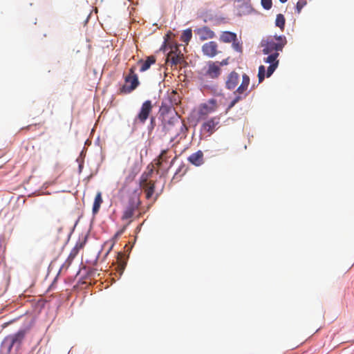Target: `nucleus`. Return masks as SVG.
Returning <instances> with one entry per match:
<instances>
[{
    "mask_svg": "<svg viewBox=\"0 0 354 354\" xmlns=\"http://www.w3.org/2000/svg\"><path fill=\"white\" fill-rule=\"evenodd\" d=\"M286 43V38L283 35L268 37L261 41V46L263 48V53L268 55L274 52L282 51Z\"/></svg>",
    "mask_w": 354,
    "mask_h": 354,
    "instance_id": "f257e3e1",
    "label": "nucleus"
},
{
    "mask_svg": "<svg viewBox=\"0 0 354 354\" xmlns=\"http://www.w3.org/2000/svg\"><path fill=\"white\" fill-rule=\"evenodd\" d=\"M159 112L160 115L163 117V120H166V118H172L174 124L183 128V129H185V124L180 119L175 109V106L170 100L164 99L162 100Z\"/></svg>",
    "mask_w": 354,
    "mask_h": 354,
    "instance_id": "f03ea898",
    "label": "nucleus"
},
{
    "mask_svg": "<svg viewBox=\"0 0 354 354\" xmlns=\"http://www.w3.org/2000/svg\"><path fill=\"white\" fill-rule=\"evenodd\" d=\"M136 67L135 66L129 68V74L124 77L125 84L120 88V93H130L138 87L140 82L138 75L136 74Z\"/></svg>",
    "mask_w": 354,
    "mask_h": 354,
    "instance_id": "7ed1b4c3",
    "label": "nucleus"
},
{
    "mask_svg": "<svg viewBox=\"0 0 354 354\" xmlns=\"http://www.w3.org/2000/svg\"><path fill=\"white\" fill-rule=\"evenodd\" d=\"M250 84V77L248 75L243 74L242 76V82L240 86L236 88V90L234 92L235 95L234 98L230 103L226 112L230 110L236 104H237L239 101L245 98L248 95V88Z\"/></svg>",
    "mask_w": 354,
    "mask_h": 354,
    "instance_id": "20e7f679",
    "label": "nucleus"
},
{
    "mask_svg": "<svg viewBox=\"0 0 354 354\" xmlns=\"http://www.w3.org/2000/svg\"><path fill=\"white\" fill-rule=\"evenodd\" d=\"M163 129L166 133H171L174 136V138H171V141L178 137H180V139L185 138L188 131L186 126L185 129H183V128L174 124L172 118H166V120H164Z\"/></svg>",
    "mask_w": 354,
    "mask_h": 354,
    "instance_id": "39448f33",
    "label": "nucleus"
},
{
    "mask_svg": "<svg viewBox=\"0 0 354 354\" xmlns=\"http://www.w3.org/2000/svg\"><path fill=\"white\" fill-rule=\"evenodd\" d=\"M140 205L139 196L134 193L129 199L128 204L123 212L121 219L122 221L129 220L134 216L135 212L138 209Z\"/></svg>",
    "mask_w": 354,
    "mask_h": 354,
    "instance_id": "423d86ee",
    "label": "nucleus"
},
{
    "mask_svg": "<svg viewBox=\"0 0 354 354\" xmlns=\"http://www.w3.org/2000/svg\"><path fill=\"white\" fill-rule=\"evenodd\" d=\"M221 118L214 116L204 122L201 125V132L207 136H212L219 127Z\"/></svg>",
    "mask_w": 354,
    "mask_h": 354,
    "instance_id": "0eeeda50",
    "label": "nucleus"
},
{
    "mask_svg": "<svg viewBox=\"0 0 354 354\" xmlns=\"http://www.w3.org/2000/svg\"><path fill=\"white\" fill-rule=\"evenodd\" d=\"M217 108V102L214 99H211L207 102L201 104L198 111L199 118L201 120L205 119L209 114L214 112Z\"/></svg>",
    "mask_w": 354,
    "mask_h": 354,
    "instance_id": "6e6552de",
    "label": "nucleus"
},
{
    "mask_svg": "<svg viewBox=\"0 0 354 354\" xmlns=\"http://www.w3.org/2000/svg\"><path fill=\"white\" fill-rule=\"evenodd\" d=\"M152 104L150 100L145 101L141 106L140 111L134 120V122L144 124L152 111Z\"/></svg>",
    "mask_w": 354,
    "mask_h": 354,
    "instance_id": "1a4fd4ad",
    "label": "nucleus"
},
{
    "mask_svg": "<svg viewBox=\"0 0 354 354\" xmlns=\"http://www.w3.org/2000/svg\"><path fill=\"white\" fill-rule=\"evenodd\" d=\"M141 170V165L138 162H135L132 163L124 171L125 173V180H124V185H127L128 184L133 182L136 178V176L138 175V174Z\"/></svg>",
    "mask_w": 354,
    "mask_h": 354,
    "instance_id": "9d476101",
    "label": "nucleus"
},
{
    "mask_svg": "<svg viewBox=\"0 0 354 354\" xmlns=\"http://www.w3.org/2000/svg\"><path fill=\"white\" fill-rule=\"evenodd\" d=\"M268 55H269L264 59V62L266 63L270 64V66H268L266 71L267 77H270L277 68L279 65V60L277 59V57H279V53L277 52H274Z\"/></svg>",
    "mask_w": 354,
    "mask_h": 354,
    "instance_id": "9b49d317",
    "label": "nucleus"
},
{
    "mask_svg": "<svg viewBox=\"0 0 354 354\" xmlns=\"http://www.w3.org/2000/svg\"><path fill=\"white\" fill-rule=\"evenodd\" d=\"M201 41L211 39L215 37L214 32L207 26L198 28L194 30Z\"/></svg>",
    "mask_w": 354,
    "mask_h": 354,
    "instance_id": "f8f14e48",
    "label": "nucleus"
},
{
    "mask_svg": "<svg viewBox=\"0 0 354 354\" xmlns=\"http://www.w3.org/2000/svg\"><path fill=\"white\" fill-rule=\"evenodd\" d=\"M203 54L209 57H214L218 54V44L215 41H209L202 46Z\"/></svg>",
    "mask_w": 354,
    "mask_h": 354,
    "instance_id": "ddd939ff",
    "label": "nucleus"
},
{
    "mask_svg": "<svg viewBox=\"0 0 354 354\" xmlns=\"http://www.w3.org/2000/svg\"><path fill=\"white\" fill-rule=\"evenodd\" d=\"M221 74V68L217 64V62H209L208 64V68L205 72V75L209 78H217Z\"/></svg>",
    "mask_w": 354,
    "mask_h": 354,
    "instance_id": "4468645a",
    "label": "nucleus"
},
{
    "mask_svg": "<svg viewBox=\"0 0 354 354\" xmlns=\"http://www.w3.org/2000/svg\"><path fill=\"white\" fill-rule=\"evenodd\" d=\"M239 82V75L237 73L232 71L227 77L225 82L226 88L229 90H234L237 86Z\"/></svg>",
    "mask_w": 354,
    "mask_h": 354,
    "instance_id": "2eb2a0df",
    "label": "nucleus"
},
{
    "mask_svg": "<svg viewBox=\"0 0 354 354\" xmlns=\"http://www.w3.org/2000/svg\"><path fill=\"white\" fill-rule=\"evenodd\" d=\"M183 62H184V57L183 55L180 53L176 54L174 51H171L167 55V62L171 64V67L176 66Z\"/></svg>",
    "mask_w": 354,
    "mask_h": 354,
    "instance_id": "dca6fc26",
    "label": "nucleus"
},
{
    "mask_svg": "<svg viewBox=\"0 0 354 354\" xmlns=\"http://www.w3.org/2000/svg\"><path fill=\"white\" fill-rule=\"evenodd\" d=\"M26 335V330L21 329L17 331L15 334L9 335L12 344L14 346H16L17 348L19 347Z\"/></svg>",
    "mask_w": 354,
    "mask_h": 354,
    "instance_id": "f3484780",
    "label": "nucleus"
},
{
    "mask_svg": "<svg viewBox=\"0 0 354 354\" xmlns=\"http://www.w3.org/2000/svg\"><path fill=\"white\" fill-rule=\"evenodd\" d=\"M188 161L195 166H201L204 163L203 153L199 150L196 153L191 154L188 157Z\"/></svg>",
    "mask_w": 354,
    "mask_h": 354,
    "instance_id": "a211bd4d",
    "label": "nucleus"
},
{
    "mask_svg": "<svg viewBox=\"0 0 354 354\" xmlns=\"http://www.w3.org/2000/svg\"><path fill=\"white\" fill-rule=\"evenodd\" d=\"M156 62V57L154 55H150L148 56L145 60L140 59L137 64L140 66V71L145 72L147 71L152 64H155Z\"/></svg>",
    "mask_w": 354,
    "mask_h": 354,
    "instance_id": "6ab92c4d",
    "label": "nucleus"
},
{
    "mask_svg": "<svg viewBox=\"0 0 354 354\" xmlns=\"http://www.w3.org/2000/svg\"><path fill=\"white\" fill-rule=\"evenodd\" d=\"M14 346L12 342L9 335L6 336L2 341L1 344V352L3 354H10L12 347Z\"/></svg>",
    "mask_w": 354,
    "mask_h": 354,
    "instance_id": "aec40b11",
    "label": "nucleus"
},
{
    "mask_svg": "<svg viewBox=\"0 0 354 354\" xmlns=\"http://www.w3.org/2000/svg\"><path fill=\"white\" fill-rule=\"evenodd\" d=\"M237 40L236 34L230 31H223L220 35V41L223 43H230Z\"/></svg>",
    "mask_w": 354,
    "mask_h": 354,
    "instance_id": "412c9836",
    "label": "nucleus"
},
{
    "mask_svg": "<svg viewBox=\"0 0 354 354\" xmlns=\"http://www.w3.org/2000/svg\"><path fill=\"white\" fill-rule=\"evenodd\" d=\"M140 187L145 189L146 192V198L149 199L154 193L155 190V183L149 180V183H145L143 185H140Z\"/></svg>",
    "mask_w": 354,
    "mask_h": 354,
    "instance_id": "4be33fe9",
    "label": "nucleus"
},
{
    "mask_svg": "<svg viewBox=\"0 0 354 354\" xmlns=\"http://www.w3.org/2000/svg\"><path fill=\"white\" fill-rule=\"evenodd\" d=\"M153 172V166L152 165H148L147 167V171H145L140 176V185H143L145 183H149V179L151 177Z\"/></svg>",
    "mask_w": 354,
    "mask_h": 354,
    "instance_id": "5701e85b",
    "label": "nucleus"
},
{
    "mask_svg": "<svg viewBox=\"0 0 354 354\" xmlns=\"http://www.w3.org/2000/svg\"><path fill=\"white\" fill-rule=\"evenodd\" d=\"M169 149H164L161 151L160 154L158 156L156 159V165L160 167L164 162H167L168 159L171 157V156L168 155Z\"/></svg>",
    "mask_w": 354,
    "mask_h": 354,
    "instance_id": "b1692460",
    "label": "nucleus"
},
{
    "mask_svg": "<svg viewBox=\"0 0 354 354\" xmlns=\"http://www.w3.org/2000/svg\"><path fill=\"white\" fill-rule=\"evenodd\" d=\"M103 202L102 198V193L98 192L95 197L94 203L93 205V214H97L99 212L100 206Z\"/></svg>",
    "mask_w": 354,
    "mask_h": 354,
    "instance_id": "393cba45",
    "label": "nucleus"
},
{
    "mask_svg": "<svg viewBox=\"0 0 354 354\" xmlns=\"http://www.w3.org/2000/svg\"><path fill=\"white\" fill-rule=\"evenodd\" d=\"M286 19L282 14H278L275 20V25L279 27L281 30H283L285 27Z\"/></svg>",
    "mask_w": 354,
    "mask_h": 354,
    "instance_id": "a878e982",
    "label": "nucleus"
},
{
    "mask_svg": "<svg viewBox=\"0 0 354 354\" xmlns=\"http://www.w3.org/2000/svg\"><path fill=\"white\" fill-rule=\"evenodd\" d=\"M192 37V31L190 28L186 29L181 35V41L188 44Z\"/></svg>",
    "mask_w": 354,
    "mask_h": 354,
    "instance_id": "bb28decb",
    "label": "nucleus"
},
{
    "mask_svg": "<svg viewBox=\"0 0 354 354\" xmlns=\"http://www.w3.org/2000/svg\"><path fill=\"white\" fill-rule=\"evenodd\" d=\"M165 99L170 100L174 106L178 105L180 103L179 96L175 91H172L170 94L168 95L167 97Z\"/></svg>",
    "mask_w": 354,
    "mask_h": 354,
    "instance_id": "cd10ccee",
    "label": "nucleus"
},
{
    "mask_svg": "<svg viewBox=\"0 0 354 354\" xmlns=\"http://www.w3.org/2000/svg\"><path fill=\"white\" fill-rule=\"evenodd\" d=\"M266 68L265 66L261 65L259 67L258 78L259 82H262L265 78Z\"/></svg>",
    "mask_w": 354,
    "mask_h": 354,
    "instance_id": "c85d7f7f",
    "label": "nucleus"
},
{
    "mask_svg": "<svg viewBox=\"0 0 354 354\" xmlns=\"http://www.w3.org/2000/svg\"><path fill=\"white\" fill-rule=\"evenodd\" d=\"M306 3L307 2L306 0H299L296 4V12L299 14Z\"/></svg>",
    "mask_w": 354,
    "mask_h": 354,
    "instance_id": "c756f323",
    "label": "nucleus"
},
{
    "mask_svg": "<svg viewBox=\"0 0 354 354\" xmlns=\"http://www.w3.org/2000/svg\"><path fill=\"white\" fill-rule=\"evenodd\" d=\"M82 244L80 243V245H78L77 244L73 248V249L71 250L69 256H68V259H74L75 257L77 255V254L78 253V251H79V249L80 248H82Z\"/></svg>",
    "mask_w": 354,
    "mask_h": 354,
    "instance_id": "7c9ffc66",
    "label": "nucleus"
},
{
    "mask_svg": "<svg viewBox=\"0 0 354 354\" xmlns=\"http://www.w3.org/2000/svg\"><path fill=\"white\" fill-rule=\"evenodd\" d=\"M261 3L262 7L266 10H270L272 6V0H261Z\"/></svg>",
    "mask_w": 354,
    "mask_h": 354,
    "instance_id": "2f4dec72",
    "label": "nucleus"
},
{
    "mask_svg": "<svg viewBox=\"0 0 354 354\" xmlns=\"http://www.w3.org/2000/svg\"><path fill=\"white\" fill-rule=\"evenodd\" d=\"M232 48L239 53H242L243 48H242V44L237 41L236 40H234V41H232Z\"/></svg>",
    "mask_w": 354,
    "mask_h": 354,
    "instance_id": "473e14b6",
    "label": "nucleus"
},
{
    "mask_svg": "<svg viewBox=\"0 0 354 354\" xmlns=\"http://www.w3.org/2000/svg\"><path fill=\"white\" fill-rule=\"evenodd\" d=\"M228 64V59H223L222 60L220 63H219V66H225V65H227Z\"/></svg>",
    "mask_w": 354,
    "mask_h": 354,
    "instance_id": "72a5a7b5",
    "label": "nucleus"
},
{
    "mask_svg": "<svg viewBox=\"0 0 354 354\" xmlns=\"http://www.w3.org/2000/svg\"><path fill=\"white\" fill-rule=\"evenodd\" d=\"M124 265H123V264L120 265V270H121L122 272V270H124Z\"/></svg>",
    "mask_w": 354,
    "mask_h": 354,
    "instance_id": "f704fd0d",
    "label": "nucleus"
},
{
    "mask_svg": "<svg viewBox=\"0 0 354 354\" xmlns=\"http://www.w3.org/2000/svg\"><path fill=\"white\" fill-rule=\"evenodd\" d=\"M288 0H279V1L282 3H284L287 1Z\"/></svg>",
    "mask_w": 354,
    "mask_h": 354,
    "instance_id": "c9c22d12",
    "label": "nucleus"
},
{
    "mask_svg": "<svg viewBox=\"0 0 354 354\" xmlns=\"http://www.w3.org/2000/svg\"><path fill=\"white\" fill-rule=\"evenodd\" d=\"M153 120H154V118H153V117H152V118H151V122H153Z\"/></svg>",
    "mask_w": 354,
    "mask_h": 354,
    "instance_id": "e433bc0d",
    "label": "nucleus"
},
{
    "mask_svg": "<svg viewBox=\"0 0 354 354\" xmlns=\"http://www.w3.org/2000/svg\"><path fill=\"white\" fill-rule=\"evenodd\" d=\"M131 222V220L129 221V222L127 223V225H129Z\"/></svg>",
    "mask_w": 354,
    "mask_h": 354,
    "instance_id": "4c0bfd02",
    "label": "nucleus"
}]
</instances>
